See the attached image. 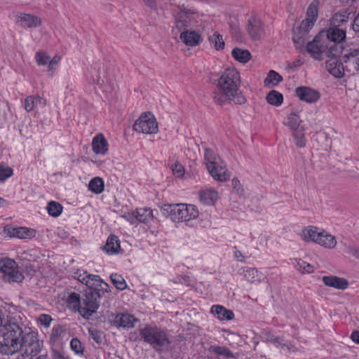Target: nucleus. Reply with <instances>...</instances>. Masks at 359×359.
<instances>
[{
  "label": "nucleus",
  "instance_id": "09e8293b",
  "mask_svg": "<svg viewBox=\"0 0 359 359\" xmlns=\"http://www.w3.org/2000/svg\"><path fill=\"white\" fill-rule=\"evenodd\" d=\"M314 22L315 21L306 18V20H303L296 29L306 33V34H309L310 29H312L314 25Z\"/></svg>",
  "mask_w": 359,
  "mask_h": 359
},
{
  "label": "nucleus",
  "instance_id": "6e6552de",
  "mask_svg": "<svg viewBox=\"0 0 359 359\" xmlns=\"http://www.w3.org/2000/svg\"><path fill=\"white\" fill-rule=\"evenodd\" d=\"M196 13L195 9L188 8L182 5L180 7V11L174 14L175 26L172 32L177 30L182 33L184 31H188L187 28L190 26L191 22V15Z\"/></svg>",
  "mask_w": 359,
  "mask_h": 359
},
{
  "label": "nucleus",
  "instance_id": "0eeeda50",
  "mask_svg": "<svg viewBox=\"0 0 359 359\" xmlns=\"http://www.w3.org/2000/svg\"><path fill=\"white\" fill-rule=\"evenodd\" d=\"M0 271L4 274V279L8 282H21L24 278L16 262L9 258L0 259Z\"/></svg>",
  "mask_w": 359,
  "mask_h": 359
},
{
  "label": "nucleus",
  "instance_id": "c9c22d12",
  "mask_svg": "<svg viewBox=\"0 0 359 359\" xmlns=\"http://www.w3.org/2000/svg\"><path fill=\"white\" fill-rule=\"evenodd\" d=\"M319 0H313L309 5L306 11V18L316 21L318 16Z\"/></svg>",
  "mask_w": 359,
  "mask_h": 359
},
{
  "label": "nucleus",
  "instance_id": "052dcab7",
  "mask_svg": "<svg viewBox=\"0 0 359 359\" xmlns=\"http://www.w3.org/2000/svg\"><path fill=\"white\" fill-rule=\"evenodd\" d=\"M346 252L359 259V248L351 245H346Z\"/></svg>",
  "mask_w": 359,
  "mask_h": 359
},
{
  "label": "nucleus",
  "instance_id": "f257e3e1",
  "mask_svg": "<svg viewBox=\"0 0 359 359\" xmlns=\"http://www.w3.org/2000/svg\"><path fill=\"white\" fill-rule=\"evenodd\" d=\"M43 341L38 333L34 331L24 332L15 322L0 309V353L13 355L21 352L16 359H32L41 350ZM0 359H5L0 357Z\"/></svg>",
  "mask_w": 359,
  "mask_h": 359
},
{
  "label": "nucleus",
  "instance_id": "603ef678",
  "mask_svg": "<svg viewBox=\"0 0 359 359\" xmlns=\"http://www.w3.org/2000/svg\"><path fill=\"white\" fill-rule=\"evenodd\" d=\"M231 186L233 191L239 196H242L244 194V189L242 187L240 181L237 178H233L231 180Z\"/></svg>",
  "mask_w": 359,
  "mask_h": 359
},
{
  "label": "nucleus",
  "instance_id": "9d476101",
  "mask_svg": "<svg viewBox=\"0 0 359 359\" xmlns=\"http://www.w3.org/2000/svg\"><path fill=\"white\" fill-rule=\"evenodd\" d=\"M324 32H319L311 41H309L305 46L306 50L311 55L318 60L323 59V55L327 49V43L323 40Z\"/></svg>",
  "mask_w": 359,
  "mask_h": 359
},
{
  "label": "nucleus",
  "instance_id": "3c124183",
  "mask_svg": "<svg viewBox=\"0 0 359 359\" xmlns=\"http://www.w3.org/2000/svg\"><path fill=\"white\" fill-rule=\"evenodd\" d=\"M293 136L295 140V144L298 147L302 148L306 146V139L303 133L298 130L294 131Z\"/></svg>",
  "mask_w": 359,
  "mask_h": 359
},
{
  "label": "nucleus",
  "instance_id": "338daca9",
  "mask_svg": "<svg viewBox=\"0 0 359 359\" xmlns=\"http://www.w3.org/2000/svg\"><path fill=\"white\" fill-rule=\"evenodd\" d=\"M101 287V290L104 292H108L109 291V286L107 283H102V285H98Z\"/></svg>",
  "mask_w": 359,
  "mask_h": 359
},
{
  "label": "nucleus",
  "instance_id": "7c9ffc66",
  "mask_svg": "<svg viewBox=\"0 0 359 359\" xmlns=\"http://www.w3.org/2000/svg\"><path fill=\"white\" fill-rule=\"evenodd\" d=\"M308 37L309 34H306V33L302 32L296 29H293L292 41L295 44L296 48L300 51H302L305 48L304 44Z\"/></svg>",
  "mask_w": 359,
  "mask_h": 359
},
{
  "label": "nucleus",
  "instance_id": "37998d69",
  "mask_svg": "<svg viewBox=\"0 0 359 359\" xmlns=\"http://www.w3.org/2000/svg\"><path fill=\"white\" fill-rule=\"evenodd\" d=\"M110 279L113 285L119 290H123L126 288L127 284L122 276L117 273H112Z\"/></svg>",
  "mask_w": 359,
  "mask_h": 359
},
{
  "label": "nucleus",
  "instance_id": "c03bdc74",
  "mask_svg": "<svg viewBox=\"0 0 359 359\" xmlns=\"http://www.w3.org/2000/svg\"><path fill=\"white\" fill-rule=\"evenodd\" d=\"M294 267L302 273H310L314 271V267L312 265L301 259L296 260Z\"/></svg>",
  "mask_w": 359,
  "mask_h": 359
},
{
  "label": "nucleus",
  "instance_id": "6ab92c4d",
  "mask_svg": "<svg viewBox=\"0 0 359 359\" xmlns=\"http://www.w3.org/2000/svg\"><path fill=\"white\" fill-rule=\"evenodd\" d=\"M343 55L340 58V61L336 59H331L326 62V67L329 72L336 78H341L344 76V72L346 71L344 65Z\"/></svg>",
  "mask_w": 359,
  "mask_h": 359
},
{
  "label": "nucleus",
  "instance_id": "6e6d98bb",
  "mask_svg": "<svg viewBox=\"0 0 359 359\" xmlns=\"http://www.w3.org/2000/svg\"><path fill=\"white\" fill-rule=\"evenodd\" d=\"M13 175V170L10 167L0 165V181H5Z\"/></svg>",
  "mask_w": 359,
  "mask_h": 359
},
{
  "label": "nucleus",
  "instance_id": "8fccbe9b",
  "mask_svg": "<svg viewBox=\"0 0 359 359\" xmlns=\"http://www.w3.org/2000/svg\"><path fill=\"white\" fill-rule=\"evenodd\" d=\"M35 58L39 65H46L49 62L50 60V57L48 55L44 52L41 51H39L36 53Z\"/></svg>",
  "mask_w": 359,
  "mask_h": 359
},
{
  "label": "nucleus",
  "instance_id": "f8f14e48",
  "mask_svg": "<svg viewBox=\"0 0 359 359\" xmlns=\"http://www.w3.org/2000/svg\"><path fill=\"white\" fill-rule=\"evenodd\" d=\"M344 68L350 74H359V48L347 50L343 55Z\"/></svg>",
  "mask_w": 359,
  "mask_h": 359
},
{
  "label": "nucleus",
  "instance_id": "774afa93",
  "mask_svg": "<svg viewBox=\"0 0 359 359\" xmlns=\"http://www.w3.org/2000/svg\"><path fill=\"white\" fill-rule=\"evenodd\" d=\"M53 359H65V357L58 351H55L53 355Z\"/></svg>",
  "mask_w": 359,
  "mask_h": 359
},
{
  "label": "nucleus",
  "instance_id": "c85d7f7f",
  "mask_svg": "<svg viewBox=\"0 0 359 359\" xmlns=\"http://www.w3.org/2000/svg\"><path fill=\"white\" fill-rule=\"evenodd\" d=\"M296 94L299 100L307 103L315 102L320 97L319 91H296Z\"/></svg>",
  "mask_w": 359,
  "mask_h": 359
},
{
  "label": "nucleus",
  "instance_id": "13d9d810",
  "mask_svg": "<svg viewBox=\"0 0 359 359\" xmlns=\"http://www.w3.org/2000/svg\"><path fill=\"white\" fill-rule=\"evenodd\" d=\"M53 319L50 315L41 314L39 317V321L45 327H48L52 322Z\"/></svg>",
  "mask_w": 359,
  "mask_h": 359
},
{
  "label": "nucleus",
  "instance_id": "ddd939ff",
  "mask_svg": "<svg viewBox=\"0 0 359 359\" xmlns=\"http://www.w3.org/2000/svg\"><path fill=\"white\" fill-rule=\"evenodd\" d=\"M246 27L252 40H259L264 35V25L259 18L255 16L249 18Z\"/></svg>",
  "mask_w": 359,
  "mask_h": 359
},
{
  "label": "nucleus",
  "instance_id": "69168bd1",
  "mask_svg": "<svg viewBox=\"0 0 359 359\" xmlns=\"http://www.w3.org/2000/svg\"><path fill=\"white\" fill-rule=\"evenodd\" d=\"M351 339L354 342L359 344V331L358 330L353 331L351 335Z\"/></svg>",
  "mask_w": 359,
  "mask_h": 359
},
{
  "label": "nucleus",
  "instance_id": "680f3d73",
  "mask_svg": "<svg viewBox=\"0 0 359 359\" xmlns=\"http://www.w3.org/2000/svg\"><path fill=\"white\" fill-rule=\"evenodd\" d=\"M234 257L239 262H245V256L242 254L240 250H236L234 251Z\"/></svg>",
  "mask_w": 359,
  "mask_h": 359
},
{
  "label": "nucleus",
  "instance_id": "c756f323",
  "mask_svg": "<svg viewBox=\"0 0 359 359\" xmlns=\"http://www.w3.org/2000/svg\"><path fill=\"white\" fill-rule=\"evenodd\" d=\"M232 57L241 63H246L251 58V53L248 50L234 48L231 52Z\"/></svg>",
  "mask_w": 359,
  "mask_h": 359
},
{
  "label": "nucleus",
  "instance_id": "a18cd8bd",
  "mask_svg": "<svg viewBox=\"0 0 359 359\" xmlns=\"http://www.w3.org/2000/svg\"><path fill=\"white\" fill-rule=\"evenodd\" d=\"M42 101L41 97L34 96H28L25 100V108L27 111L33 110L34 107Z\"/></svg>",
  "mask_w": 359,
  "mask_h": 359
},
{
  "label": "nucleus",
  "instance_id": "412c9836",
  "mask_svg": "<svg viewBox=\"0 0 359 359\" xmlns=\"http://www.w3.org/2000/svg\"><path fill=\"white\" fill-rule=\"evenodd\" d=\"M323 282L325 285L338 290H345L348 286V282L345 278L334 276H323Z\"/></svg>",
  "mask_w": 359,
  "mask_h": 359
},
{
  "label": "nucleus",
  "instance_id": "b1692460",
  "mask_svg": "<svg viewBox=\"0 0 359 359\" xmlns=\"http://www.w3.org/2000/svg\"><path fill=\"white\" fill-rule=\"evenodd\" d=\"M10 236L20 239H30L36 236V231L27 227H15L10 231Z\"/></svg>",
  "mask_w": 359,
  "mask_h": 359
},
{
  "label": "nucleus",
  "instance_id": "f3484780",
  "mask_svg": "<svg viewBox=\"0 0 359 359\" xmlns=\"http://www.w3.org/2000/svg\"><path fill=\"white\" fill-rule=\"evenodd\" d=\"M180 39L186 46L191 47L196 46L202 41L201 34L192 29L180 33Z\"/></svg>",
  "mask_w": 359,
  "mask_h": 359
},
{
  "label": "nucleus",
  "instance_id": "dca6fc26",
  "mask_svg": "<svg viewBox=\"0 0 359 359\" xmlns=\"http://www.w3.org/2000/svg\"><path fill=\"white\" fill-rule=\"evenodd\" d=\"M16 22L23 28H36L41 25V19L33 14L20 13L16 15Z\"/></svg>",
  "mask_w": 359,
  "mask_h": 359
},
{
  "label": "nucleus",
  "instance_id": "4d7b16f0",
  "mask_svg": "<svg viewBox=\"0 0 359 359\" xmlns=\"http://www.w3.org/2000/svg\"><path fill=\"white\" fill-rule=\"evenodd\" d=\"M171 170L175 175L177 177H182L184 173V170L183 166L178 163H175L171 165Z\"/></svg>",
  "mask_w": 359,
  "mask_h": 359
},
{
  "label": "nucleus",
  "instance_id": "4468645a",
  "mask_svg": "<svg viewBox=\"0 0 359 359\" xmlns=\"http://www.w3.org/2000/svg\"><path fill=\"white\" fill-rule=\"evenodd\" d=\"M111 324L116 327L131 328L137 321L133 316L128 313L111 314L109 317Z\"/></svg>",
  "mask_w": 359,
  "mask_h": 359
},
{
  "label": "nucleus",
  "instance_id": "f704fd0d",
  "mask_svg": "<svg viewBox=\"0 0 359 359\" xmlns=\"http://www.w3.org/2000/svg\"><path fill=\"white\" fill-rule=\"evenodd\" d=\"M119 248L120 245L118 243V238L114 236H111L108 238L106 245L103 248V249L108 254L116 253L118 252Z\"/></svg>",
  "mask_w": 359,
  "mask_h": 359
},
{
  "label": "nucleus",
  "instance_id": "4c0bfd02",
  "mask_svg": "<svg viewBox=\"0 0 359 359\" xmlns=\"http://www.w3.org/2000/svg\"><path fill=\"white\" fill-rule=\"evenodd\" d=\"M67 302L69 307L73 309H77L79 312L83 307V302H81L79 294L75 292H72L69 295Z\"/></svg>",
  "mask_w": 359,
  "mask_h": 359
},
{
  "label": "nucleus",
  "instance_id": "bf43d9fd",
  "mask_svg": "<svg viewBox=\"0 0 359 359\" xmlns=\"http://www.w3.org/2000/svg\"><path fill=\"white\" fill-rule=\"evenodd\" d=\"M70 346L72 349L76 353L82 352L81 344L78 339H72L70 342Z\"/></svg>",
  "mask_w": 359,
  "mask_h": 359
},
{
  "label": "nucleus",
  "instance_id": "a878e982",
  "mask_svg": "<svg viewBox=\"0 0 359 359\" xmlns=\"http://www.w3.org/2000/svg\"><path fill=\"white\" fill-rule=\"evenodd\" d=\"M200 200L206 205H213L218 199V193L212 189L202 190L199 194Z\"/></svg>",
  "mask_w": 359,
  "mask_h": 359
},
{
  "label": "nucleus",
  "instance_id": "864d4df0",
  "mask_svg": "<svg viewBox=\"0 0 359 359\" xmlns=\"http://www.w3.org/2000/svg\"><path fill=\"white\" fill-rule=\"evenodd\" d=\"M88 332L90 337L97 343L100 344L102 341V332L95 328H89Z\"/></svg>",
  "mask_w": 359,
  "mask_h": 359
},
{
  "label": "nucleus",
  "instance_id": "473e14b6",
  "mask_svg": "<svg viewBox=\"0 0 359 359\" xmlns=\"http://www.w3.org/2000/svg\"><path fill=\"white\" fill-rule=\"evenodd\" d=\"M282 81L283 77L281 75L274 70H270L264 82L266 87L273 88L276 86Z\"/></svg>",
  "mask_w": 359,
  "mask_h": 359
},
{
  "label": "nucleus",
  "instance_id": "79ce46f5",
  "mask_svg": "<svg viewBox=\"0 0 359 359\" xmlns=\"http://www.w3.org/2000/svg\"><path fill=\"white\" fill-rule=\"evenodd\" d=\"M209 41L217 50H222L224 48L225 43L222 36L217 32L214 33L212 36L209 37Z\"/></svg>",
  "mask_w": 359,
  "mask_h": 359
},
{
  "label": "nucleus",
  "instance_id": "0e129e2a",
  "mask_svg": "<svg viewBox=\"0 0 359 359\" xmlns=\"http://www.w3.org/2000/svg\"><path fill=\"white\" fill-rule=\"evenodd\" d=\"M143 1L146 6L151 9H155L156 8V0H143Z\"/></svg>",
  "mask_w": 359,
  "mask_h": 359
},
{
  "label": "nucleus",
  "instance_id": "58836bf2",
  "mask_svg": "<svg viewBox=\"0 0 359 359\" xmlns=\"http://www.w3.org/2000/svg\"><path fill=\"white\" fill-rule=\"evenodd\" d=\"M88 189L95 194H100L104 190V182L98 177L92 179L88 184Z\"/></svg>",
  "mask_w": 359,
  "mask_h": 359
},
{
  "label": "nucleus",
  "instance_id": "1a4fd4ad",
  "mask_svg": "<svg viewBox=\"0 0 359 359\" xmlns=\"http://www.w3.org/2000/svg\"><path fill=\"white\" fill-rule=\"evenodd\" d=\"M240 74L235 69H227L218 79L219 90H238Z\"/></svg>",
  "mask_w": 359,
  "mask_h": 359
},
{
  "label": "nucleus",
  "instance_id": "4be33fe9",
  "mask_svg": "<svg viewBox=\"0 0 359 359\" xmlns=\"http://www.w3.org/2000/svg\"><path fill=\"white\" fill-rule=\"evenodd\" d=\"M92 147L95 154H105L108 150V142L102 134H99L93 137Z\"/></svg>",
  "mask_w": 359,
  "mask_h": 359
},
{
  "label": "nucleus",
  "instance_id": "7ed1b4c3",
  "mask_svg": "<svg viewBox=\"0 0 359 359\" xmlns=\"http://www.w3.org/2000/svg\"><path fill=\"white\" fill-rule=\"evenodd\" d=\"M205 161L207 170L215 180L225 182L230 178V172L227 170L226 163L212 150L205 149Z\"/></svg>",
  "mask_w": 359,
  "mask_h": 359
},
{
  "label": "nucleus",
  "instance_id": "393cba45",
  "mask_svg": "<svg viewBox=\"0 0 359 359\" xmlns=\"http://www.w3.org/2000/svg\"><path fill=\"white\" fill-rule=\"evenodd\" d=\"M211 312L221 320H230L234 318L232 311L220 305H213L211 308Z\"/></svg>",
  "mask_w": 359,
  "mask_h": 359
},
{
  "label": "nucleus",
  "instance_id": "2f4dec72",
  "mask_svg": "<svg viewBox=\"0 0 359 359\" xmlns=\"http://www.w3.org/2000/svg\"><path fill=\"white\" fill-rule=\"evenodd\" d=\"M208 351L210 353H213L217 355L222 356L224 358H233V354L229 348L225 346H220L217 345H210L208 348Z\"/></svg>",
  "mask_w": 359,
  "mask_h": 359
},
{
  "label": "nucleus",
  "instance_id": "39448f33",
  "mask_svg": "<svg viewBox=\"0 0 359 359\" xmlns=\"http://www.w3.org/2000/svg\"><path fill=\"white\" fill-rule=\"evenodd\" d=\"M100 290L97 289H88L86 292L85 298L83 299V307L80 313L84 318H90L95 313L100 306Z\"/></svg>",
  "mask_w": 359,
  "mask_h": 359
},
{
  "label": "nucleus",
  "instance_id": "20e7f679",
  "mask_svg": "<svg viewBox=\"0 0 359 359\" xmlns=\"http://www.w3.org/2000/svg\"><path fill=\"white\" fill-rule=\"evenodd\" d=\"M163 211L164 214H167L175 222L189 221L198 215V211L195 205L184 203L165 204L163 206Z\"/></svg>",
  "mask_w": 359,
  "mask_h": 359
},
{
  "label": "nucleus",
  "instance_id": "f03ea898",
  "mask_svg": "<svg viewBox=\"0 0 359 359\" xmlns=\"http://www.w3.org/2000/svg\"><path fill=\"white\" fill-rule=\"evenodd\" d=\"M139 333L140 339L156 351L167 348L171 343L166 330L154 324L145 325L140 328Z\"/></svg>",
  "mask_w": 359,
  "mask_h": 359
},
{
  "label": "nucleus",
  "instance_id": "cd10ccee",
  "mask_svg": "<svg viewBox=\"0 0 359 359\" xmlns=\"http://www.w3.org/2000/svg\"><path fill=\"white\" fill-rule=\"evenodd\" d=\"M318 244L323 246L324 248L332 249L337 245V240L334 236L323 230L321 236L318 239Z\"/></svg>",
  "mask_w": 359,
  "mask_h": 359
},
{
  "label": "nucleus",
  "instance_id": "2eb2a0df",
  "mask_svg": "<svg viewBox=\"0 0 359 359\" xmlns=\"http://www.w3.org/2000/svg\"><path fill=\"white\" fill-rule=\"evenodd\" d=\"M124 217L131 224H135L136 222L148 223L152 220L153 212L150 208H139L136 211L125 215Z\"/></svg>",
  "mask_w": 359,
  "mask_h": 359
},
{
  "label": "nucleus",
  "instance_id": "72a5a7b5",
  "mask_svg": "<svg viewBox=\"0 0 359 359\" xmlns=\"http://www.w3.org/2000/svg\"><path fill=\"white\" fill-rule=\"evenodd\" d=\"M346 10L340 11L336 13L331 19V24L333 27H339L348 20V15Z\"/></svg>",
  "mask_w": 359,
  "mask_h": 359
},
{
  "label": "nucleus",
  "instance_id": "5fc2aeb1",
  "mask_svg": "<svg viewBox=\"0 0 359 359\" xmlns=\"http://www.w3.org/2000/svg\"><path fill=\"white\" fill-rule=\"evenodd\" d=\"M88 274L89 273L87 271L79 269L74 273V278L86 285L88 281L87 279Z\"/></svg>",
  "mask_w": 359,
  "mask_h": 359
},
{
  "label": "nucleus",
  "instance_id": "a19ab883",
  "mask_svg": "<svg viewBox=\"0 0 359 359\" xmlns=\"http://www.w3.org/2000/svg\"><path fill=\"white\" fill-rule=\"evenodd\" d=\"M300 123L299 116L295 113H291L287 116V121L285 122V124L288 126L292 130L297 131Z\"/></svg>",
  "mask_w": 359,
  "mask_h": 359
},
{
  "label": "nucleus",
  "instance_id": "ea45409f",
  "mask_svg": "<svg viewBox=\"0 0 359 359\" xmlns=\"http://www.w3.org/2000/svg\"><path fill=\"white\" fill-rule=\"evenodd\" d=\"M63 207L59 203L50 201L47 204L46 210L48 213L54 217H58L62 211Z\"/></svg>",
  "mask_w": 359,
  "mask_h": 359
},
{
  "label": "nucleus",
  "instance_id": "e2e57ef3",
  "mask_svg": "<svg viewBox=\"0 0 359 359\" xmlns=\"http://www.w3.org/2000/svg\"><path fill=\"white\" fill-rule=\"evenodd\" d=\"M267 340L274 344H280L282 343V340L279 337H274L273 335H269L267 337Z\"/></svg>",
  "mask_w": 359,
  "mask_h": 359
},
{
  "label": "nucleus",
  "instance_id": "bb28decb",
  "mask_svg": "<svg viewBox=\"0 0 359 359\" xmlns=\"http://www.w3.org/2000/svg\"><path fill=\"white\" fill-rule=\"evenodd\" d=\"M342 42L333 43L332 44L327 43V49L325 51V54L332 59H336L337 57L341 56L344 54L343 53Z\"/></svg>",
  "mask_w": 359,
  "mask_h": 359
},
{
  "label": "nucleus",
  "instance_id": "5701e85b",
  "mask_svg": "<svg viewBox=\"0 0 359 359\" xmlns=\"http://www.w3.org/2000/svg\"><path fill=\"white\" fill-rule=\"evenodd\" d=\"M241 273L244 276L245 278L252 283H259L264 279V275L258 271L255 268L245 267L241 269Z\"/></svg>",
  "mask_w": 359,
  "mask_h": 359
},
{
  "label": "nucleus",
  "instance_id": "de8ad7c7",
  "mask_svg": "<svg viewBox=\"0 0 359 359\" xmlns=\"http://www.w3.org/2000/svg\"><path fill=\"white\" fill-rule=\"evenodd\" d=\"M65 331V329L63 326L60 325H55L52 328L51 334H50V340L53 341H56L60 337L62 336Z\"/></svg>",
  "mask_w": 359,
  "mask_h": 359
},
{
  "label": "nucleus",
  "instance_id": "423d86ee",
  "mask_svg": "<svg viewBox=\"0 0 359 359\" xmlns=\"http://www.w3.org/2000/svg\"><path fill=\"white\" fill-rule=\"evenodd\" d=\"M134 130L144 134H155L158 132V123L151 112L143 113L135 121Z\"/></svg>",
  "mask_w": 359,
  "mask_h": 359
},
{
  "label": "nucleus",
  "instance_id": "49530a36",
  "mask_svg": "<svg viewBox=\"0 0 359 359\" xmlns=\"http://www.w3.org/2000/svg\"><path fill=\"white\" fill-rule=\"evenodd\" d=\"M88 283L86 286H88V289H93V287H96L98 285H102V283H104V281L101 279L99 276L88 274Z\"/></svg>",
  "mask_w": 359,
  "mask_h": 359
},
{
  "label": "nucleus",
  "instance_id": "e433bc0d",
  "mask_svg": "<svg viewBox=\"0 0 359 359\" xmlns=\"http://www.w3.org/2000/svg\"><path fill=\"white\" fill-rule=\"evenodd\" d=\"M266 99L269 104L274 106H280L283 102V96L278 91H269Z\"/></svg>",
  "mask_w": 359,
  "mask_h": 359
},
{
  "label": "nucleus",
  "instance_id": "9b49d317",
  "mask_svg": "<svg viewBox=\"0 0 359 359\" xmlns=\"http://www.w3.org/2000/svg\"><path fill=\"white\" fill-rule=\"evenodd\" d=\"M213 98L219 104H224L231 101L235 104H241L246 101L242 91H214Z\"/></svg>",
  "mask_w": 359,
  "mask_h": 359
},
{
  "label": "nucleus",
  "instance_id": "aec40b11",
  "mask_svg": "<svg viewBox=\"0 0 359 359\" xmlns=\"http://www.w3.org/2000/svg\"><path fill=\"white\" fill-rule=\"evenodd\" d=\"M324 37H326L325 40L324 41L326 42H343L346 39V31L339 27H330L327 30L326 32H324Z\"/></svg>",
  "mask_w": 359,
  "mask_h": 359
},
{
  "label": "nucleus",
  "instance_id": "a211bd4d",
  "mask_svg": "<svg viewBox=\"0 0 359 359\" xmlns=\"http://www.w3.org/2000/svg\"><path fill=\"white\" fill-rule=\"evenodd\" d=\"M323 231L316 226H308L302 229L300 236L305 242H313L318 244Z\"/></svg>",
  "mask_w": 359,
  "mask_h": 359
}]
</instances>
